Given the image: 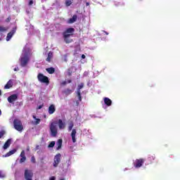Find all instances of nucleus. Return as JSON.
I'll return each instance as SVG.
<instances>
[{
    "mask_svg": "<svg viewBox=\"0 0 180 180\" xmlns=\"http://www.w3.org/2000/svg\"><path fill=\"white\" fill-rule=\"evenodd\" d=\"M74 32H75V29L72 27H69L65 30V31L63 33L64 41L68 44L70 43H72V39L70 37L74 34Z\"/></svg>",
    "mask_w": 180,
    "mask_h": 180,
    "instance_id": "f257e3e1",
    "label": "nucleus"
},
{
    "mask_svg": "<svg viewBox=\"0 0 180 180\" xmlns=\"http://www.w3.org/2000/svg\"><path fill=\"white\" fill-rule=\"evenodd\" d=\"M13 127L17 131H23V124H22V121L19 119H15L13 121Z\"/></svg>",
    "mask_w": 180,
    "mask_h": 180,
    "instance_id": "f03ea898",
    "label": "nucleus"
},
{
    "mask_svg": "<svg viewBox=\"0 0 180 180\" xmlns=\"http://www.w3.org/2000/svg\"><path fill=\"white\" fill-rule=\"evenodd\" d=\"M30 60V59L29 58V56H27V54L25 53L21 56L20 58V63L21 67H26Z\"/></svg>",
    "mask_w": 180,
    "mask_h": 180,
    "instance_id": "7ed1b4c3",
    "label": "nucleus"
},
{
    "mask_svg": "<svg viewBox=\"0 0 180 180\" xmlns=\"http://www.w3.org/2000/svg\"><path fill=\"white\" fill-rule=\"evenodd\" d=\"M38 81L39 82H42V84H46V85H49L50 84V80L47 77V76H44V75L41 73H39L37 75Z\"/></svg>",
    "mask_w": 180,
    "mask_h": 180,
    "instance_id": "20e7f679",
    "label": "nucleus"
},
{
    "mask_svg": "<svg viewBox=\"0 0 180 180\" xmlns=\"http://www.w3.org/2000/svg\"><path fill=\"white\" fill-rule=\"evenodd\" d=\"M24 178L25 180H33V171L32 169H25Z\"/></svg>",
    "mask_w": 180,
    "mask_h": 180,
    "instance_id": "39448f33",
    "label": "nucleus"
},
{
    "mask_svg": "<svg viewBox=\"0 0 180 180\" xmlns=\"http://www.w3.org/2000/svg\"><path fill=\"white\" fill-rule=\"evenodd\" d=\"M50 130H51V134L53 137H56L58 133L57 131V125L56 124V122H51L50 124Z\"/></svg>",
    "mask_w": 180,
    "mask_h": 180,
    "instance_id": "423d86ee",
    "label": "nucleus"
},
{
    "mask_svg": "<svg viewBox=\"0 0 180 180\" xmlns=\"http://www.w3.org/2000/svg\"><path fill=\"white\" fill-rule=\"evenodd\" d=\"M61 162V153H58L54 156L53 158V167L54 168H57L58 167V164Z\"/></svg>",
    "mask_w": 180,
    "mask_h": 180,
    "instance_id": "0eeeda50",
    "label": "nucleus"
},
{
    "mask_svg": "<svg viewBox=\"0 0 180 180\" xmlns=\"http://www.w3.org/2000/svg\"><path fill=\"white\" fill-rule=\"evenodd\" d=\"M146 160L143 158L136 159L135 162H133L134 167L136 168H141L143 167V164H144V162Z\"/></svg>",
    "mask_w": 180,
    "mask_h": 180,
    "instance_id": "6e6552de",
    "label": "nucleus"
},
{
    "mask_svg": "<svg viewBox=\"0 0 180 180\" xmlns=\"http://www.w3.org/2000/svg\"><path fill=\"white\" fill-rule=\"evenodd\" d=\"M16 30H18V27L15 26L13 27L11 31L7 34L6 39V41H9V40H11L12 37H13V35L15 34V33H16Z\"/></svg>",
    "mask_w": 180,
    "mask_h": 180,
    "instance_id": "1a4fd4ad",
    "label": "nucleus"
},
{
    "mask_svg": "<svg viewBox=\"0 0 180 180\" xmlns=\"http://www.w3.org/2000/svg\"><path fill=\"white\" fill-rule=\"evenodd\" d=\"M15 101H18V94H12L8 97L9 103H13Z\"/></svg>",
    "mask_w": 180,
    "mask_h": 180,
    "instance_id": "9d476101",
    "label": "nucleus"
},
{
    "mask_svg": "<svg viewBox=\"0 0 180 180\" xmlns=\"http://www.w3.org/2000/svg\"><path fill=\"white\" fill-rule=\"evenodd\" d=\"M58 124L60 130H63V129H65V122H63V120H58Z\"/></svg>",
    "mask_w": 180,
    "mask_h": 180,
    "instance_id": "9b49d317",
    "label": "nucleus"
},
{
    "mask_svg": "<svg viewBox=\"0 0 180 180\" xmlns=\"http://www.w3.org/2000/svg\"><path fill=\"white\" fill-rule=\"evenodd\" d=\"M48 112L49 115H53L54 112H56V105L54 104H51L48 109Z\"/></svg>",
    "mask_w": 180,
    "mask_h": 180,
    "instance_id": "f8f14e48",
    "label": "nucleus"
},
{
    "mask_svg": "<svg viewBox=\"0 0 180 180\" xmlns=\"http://www.w3.org/2000/svg\"><path fill=\"white\" fill-rule=\"evenodd\" d=\"M76 135H77V129H73L72 130V133H71V137H72V140L73 143H76V141H77V139H75Z\"/></svg>",
    "mask_w": 180,
    "mask_h": 180,
    "instance_id": "ddd939ff",
    "label": "nucleus"
},
{
    "mask_svg": "<svg viewBox=\"0 0 180 180\" xmlns=\"http://www.w3.org/2000/svg\"><path fill=\"white\" fill-rule=\"evenodd\" d=\"M72 92H74V89H65V90H63V94L66 95V96H68V95H71Z\"/></svg>",
    "mask_w": 180,
    "mask_h": 180,
    "instance_id": "4468645a",
    "label": "nucleus"
},
{
    "mask_svg": "<svg viewBox=\"0 0 180 180\" xmlns=\"http://www.w3.org/2000/svg\"><path fill=\"white\" fill-rule=\"evenodd\" d=\"M16 151H18L17 149H13L11 150H10L9 152H8L6 155H4L3 157H4V158L11 157V155H13V154H15V153H16Z\"/></svg>",
    "mask_w": 180,
    "mask_h": 180,
    "instance_id": "2eb2a0df",
    "label": "nucleus"
},
{
    "mask_svg": "<svg viewBox=\"0 0 180 180\" xmlns=\"http://www.w3.org/2000/svg\"><path fill=\"white\" fill-rule=\"evenodd\" d=\"M12 86H13V82H12V80L11 79L4 86V89H10V88H12Z\"/></svg>",
    "mask_w": 180,
    "mask_h": 180,
    "instance_id": "dca6fc26",
    "label": "nucleus"
},
{
    "mask_svg": "<svg viewBox=\"0 0 180 180\" xmlns=\"http://www.w3.org/2000/svg\"><path fill=\"white\" fill-rule=\"evenodd\" d=\"M11 143H12V140H11V139H8V140L5 142V143H4V146H3V148H4V150L8 149V147L11 146Z\"/></svg>",
    "mask_w": 180,
    "mask_h": 180,
    "instance_id": "f3484780",
    "label": "nucleus"
},
{
    "mask_svg": "<svg viewBox=\"0 0 180 180\" xmlns=\"http://www.w3.org/2000/svg\"><path fill=\"white\" fill-rule=\"evenodd\" d=\"M104 103L107 106H111L112 105V100H110V98H109L108 97H105L104 98Z\"/></svg>",
    "mask_w": 180,
    "mask_h": 180,
    "instance_id": "a211bd4d",
    "label": "nucleus"
},
{
    "mask_svg": "<svg viewBox=\"0 0 180 180\" xmlns=\"http://www.w3.org/2000/svg\"><path fill=\"white\" fill-rule=\"evenodd\" d=\"M77 18H78V16H77V15H74L72 18H70L68 20V22L70 24L74 23L75 22H77Z\"/></svg>",
    "mask_w": 180,
    "mask_h": 180,
    "instance_id": "6ab92c4d",
    "label": "nucleus"
},
{
    "mask_svg": "<svg viewBox=\"0 0 180 180\" xmlns=\"http://www.w3.org/2000/svg\"><path fill=\"white\" fill-rule=\"evenodd\" d=\"M154 160H155V155H149L148 158L149 164H153V161H154Z\"/></svg>",
    "mask_w": 180,
    "mask_h": 180,
    "instance_id": "aec40b11",
    "label": "nucleus"
},
{
    "mask_svg": "<svg viewBox=\"0 0 180 180\" xmlns=\"http://www.w3.org/2000/svg\"><path fill=\"white\" fill-rule=\"evenodd\" d=\"M57 148L56 150H60L61 147L63 146V139H58L57 142Z\"/></svg>",
    "mask_w": 180,
    "mask_h": 180,
    "instance_id": "412c9836",
    "label": "nucleus"
},
{
    "mask_svg": "<svg viewBox=\"0 0 180 180\" xmlns=\"http://www.w3.org/2000/svg\"><path fill=\"white\" fill-rule=\"evenodd\" d=\"M51 58H53V52L50 51L48 53V57L46 58V61H48V63H50L51 61Z\"/></svg>",
    "mask_w": 180,
    "mask_h": 180,
    "instance_id": "4be33fe9",
    "label": "nucleus"
},
{
    "mask_svg": "<svg viewBox=\"0 0 180 180\" xmlns=\"http://www.w3.org/2000/svg\"><path fill=\"white\" fill-rule=\"evenodd\" d=\"M46 70L49 74H54L56 72V69L54 68H46Z\"/></svg>",
    "mask_w": 180,
    "mask_h": 180,
    "instance_id": "5701e85b",
    "label": "nucleus"
},
{
    "mask_svg": "<svg viewBox=\"0 0 180 180\" xmlns=\"http://www.w3.org/2000/svg\"><path fill=\"white\" fill-rule=\"evenodd\" d=\"M8 30V27L0 25V33H4Z\"/></svg>",
    "mask_w": 180,
    "mask_h": 180,
    "instance_id": "b1692460",
    "label": "nucleus"
},
{
    "mask_svg": "<svg viewBox=\"0 0 180 180\" xmlns=\"http://www.w3.org/2000/svg\"><path fill=\"white\" fill-rule=\"evenodd\" d=\"M84 88V83H80L77 86V92H81V89Z\"/></svg>",
    "mask_w": 180,
    "mask_h": 180,
    "instance_id": "393cba45",
    "label": "nucleus"
},
{
    "mask_svg": "<svg viewBox=\"0 0 180 180\" xmlns=\"http://www.w3.org/2000/svg\"><path fill=\"white\" fill-rule=\"evenodd\" d=\"M77 98H78L79 102H81L82 101V96H81V91H77Z\"/></svg>",
    "mask_w": 180,
    "mask_h": 180,
    "instance_id": "a878e982",
    "label": "nucleus"
},
{
    "mask_svg": "<svg viewBox=\"0 0 180 180\" xmlns=\"http://www.w3.org/2000/svg\"><path fill=\"white\" fill-rule=\"evenodd\" d=\"M33 119H34L35 121V124H40V119L36 118L35 115L32 116Z\"/></svg>",
    "mask_w": 180,
    "mask_h": 180,
    "instance_id": "bb28decb",
    "label": "nucleus"
},
{
    "mask_svg": "<svg viewBox=\"0 0 180 180\" xmlns=\"http://www.w3.org/2000/svg\"><path fill=\"white\" fill-rule=\"evenodd\" d=\"M54 146H56V142L55 141H51L49 146L48 148H53V147H54Z\"/></svg>",
    "mask_w": 180,
    "mask_h": 180,
    "instance_id": "cd10ccee",
    "label": "nucleus"
},
{
    "mask_svg": "<svg viewBox=\"0 0 180 180\" xmlns=\"http://www.w3.org/2000/svg\"><path fill=\"white\" fill-rule=\"evenodd\" d=\"M72 4V1L71 0H66L65 1V5L66 6H71V4Z\"/></svg>",
    "mask_w": 180,
    "mask_h": 180,
    "instance_id": "c85d7f7f",
    "label": "nucleus"
},
{
    "mask_svg": "<svg viewBox=\"0 0 180 180\" xmlns=\"http://www.w3.org/2000/svg\"><path fill=\"white\" fill-rule=\"evenodd\" d=\"M72 127H74V123L71 122L68 127V131H71V130H72Z\"/></svg>",
    "mask_w": 180,
    "mask_h": 180,
    "instance_id": "c756f323",
    "label": "nucleus"
},
{
    "mask_svg": "<svg viewBox=\"0 0 180 180\" xmlns=\"http://www.w3.org/2000/svg\"><path fill=\"white\" fill-rule=\"evenodd\" d=\"M6 134V132L4 130L0 131V139H2L3 136H5V134Z\"/></svg>",
    "mask_w": 180,
    "mask_h": 180,
    "instance_id": "7c9ffc66",
    "label": "nucleus"
},
{
    "mask_svg": "<svg viewBox=\"0 0 180 180\" xmlns=\"http://www.w3.org/2000/svg\"><path fill=\"white\" fill-rule=\"evenodd\" d=\"M25 161H26V157L21 158L20 159V164H23V162H25Z\"/></svg>",
    "mask_w": 180,
    "mask_h": 180,
    "instance_id": "2f4dec72",
    "label": "nucleus"
},
{
    "mask_svg": "<svg viewBox=\"0 0 180 180\" xmlns=\"http://www.w3.org/2000/svg\"><path fill=\"white\" fill-rule=\"evenodd\" d=\"M31 162L36 164V158H34V156L31 157Z\"/></svg>",
    "mask_w": 180,
    "mask_h": 180,
    "instance_id": "473e14b6",
    "label": "nucleus"
},
{
    "mask_svg": "<svg viewBox=\"0 0 180 180\" xmlns=\"http://www.w3.org/2000/svg\"><path fill=\"white\" fill-rule=\"evenodd\" d=\"M11 15H9L6 19V23H9V22H11Z\"/></svg>",
    "mask_w": 180,
    "mask_h": 180,
    "instance_id": "72a5a7b5",
    "label": "nucleus"
},
{
    "mask_svg": "<svg viewBox=\"0 0 180 180\" xmlns=\"http://www.w3.org/2000/svg\"><path fill=\"white\" fill-rule=\"evenodd\" d=\"M20 157H21V158H22L23 157H26V155H25V150L21 151Z\"/></svg>",
    "mask_w": 180,
    "mask_h": 180,
    "instance_id": "f704fd0d",
    "label": "nucleus"
},
{
    "mask_svg": "<svg viewBox=\"0 0 180 180\" xmlns=\"http://www.w3.org/2000/svg\"><path fill=\"white\" fill-rule=\"evenodd\" d=\"M72 74V72H71V69H68V76L71 77Z\"/></svg>",
    "mask_w": 180,
    "mask_h": 180,
    "instance_id": "c9c22d12",
    "label": "nucleus"
},
{
    "mask_svg": "<svg viewBox=\"0 0 180 180\" xmlns=\"http://www.w3.org/2000/svg\"><path fill=\"white\" fill-rule=\"evenodd\" d=\"M60 85H61L62 86H64L67 85V81H63V82H62L60 83Z\"/></svg>",
    "mask_w": 180,
    "mask_h": 180,
    "instance_id": "e433bc0d",
    "label": "nucleus"
},
{
    "mask_svg": "<svg viewBox=\"0 0 180 180\" xmlns=\"http://www.w3.org/2000/svg\"><path fill=\"white\" fill-rule=\"evenodd\" d=\"M0 178H5V174H2V172H0Z\"/></svg>",
    "mask_w": 180,
    "mask_h": 180,
    "instance_id": "4c0bfd02",
    "label": "nucleus"
},
{
    "mask_svg": "<svg viewBox=\"0 0 180 180\" xmlns=\"http://www.w3.org/2000/svg\"><path fill=\"white\" fill-rule=\"evenodd\" d=\"M28 5L29 6H32V5H33V0H30Z\"/></svg>",
    "mask_w": 180,
    "mask_h": 180,
    "instance_id": "58836bf2",
    "label": "nucleus"
},
{
    "mask_svg": "<svg viewBox=\"0 0 180 180\" xmlns=\"http://www.w3.org/2000/svg\"><path fill=\"white\" fill-rule=\"evenodd\" d=\"M43 106H44V105L43 104H41L40 105H39L38 107H37V109L39 110V109H41V108H43Z\"/></svg>",
    "mask_w": 180,
    "mask_h": 180,
    "instance_id": "ea45409f",
    "label": "nucleus"
},
{
    "mask_svg": "<svg viewBox=\"0 0 180 180\" xmlns=\"http://www.w3.org/2000/svg\"><path fill=\"white\" fill-rule=\"evenodd\" d=\"M49 180H56V176L50 177Z\"/></svg>",
    "mask_w": 180,
    "mask_h": 180,
    "instance_id": "a19ab883",
    "label": "nucleus"
},
{
    "mask_svg": "<svg viewBox=\"0 0 180 180\" xmlns=\"http://www.w3.org/2000/svg\"><path fill=\"white\" fill-rule=\"evenodd\" d=\"M71 82H72V80H71V79H68L67 81V84H71Z\"/></svg>",
    "mask_w": 180,
    "mask_h": 180,
    "instance_id": "79ce46f5",
    "label": "nucleus"
},
{
    "mask_svg": "<svg viewBox=\"0 0 180 180\" xmlns=\"http://www.w3.org/2000/svg\"><path fill=\"white\" fill-rule=\"evenodd\" d=\"M26 150H27V151H30V146H27V148H26Z\"/></svg>",
    "mask_w": 180,
    "mask_h": 180,
    "instance_id": "37998d69",
    "label": "nucleus"
},
{
    "mask_svg": "<svg viewBox=\"0 0 180 180\" xmlns=\"http://www.w3.org/2000/svg\"><path fill=\"white\" fill-rule=\"evenodd\" d=\"M14 71H19V68H15Z\"/></svg>",
    "mask_w": 180,
    "mask_h": 180,
    "instance_id": "c03bdc74",
    "label": "nucleus"
},
{
    "mask_svg": "<svg viewBox=\"0 0 180 180\" xmlns=\"http://www.w3.org/2000/svg\"><path fill=\"white\" fill-rule=\"evenodd\" d=\"M85 58H86L85 55H84V54H82V58L85 59Z\"/></svg>",
    "mask_w": 180,
    "mask_h": 180,
    "instance_id": "a18cd8bd",
    "label": "nucleus"
},
{
    "mask_svg": "<svg viewBox=\"0 0 180 180\" xmlns=\"http://www.w3.org/2000/svg\"><path fill=\"white\" fill-rule=\"evenodd\" d=\"M89 6V3H86V6Z\"/></svg>",
    "mask_w": 180,
    "mask_h": 180,
    "instance_id": "49530a36",
    "label": "nucleus"
},
{
    "mask_svg": "<svg viewBox=\"0 0 180 180\" xmlns=\"http://www.w3.org/2000/svg\"><path fill=\"white\" fill-rule=\"evenodd\" d=\"M39 146H36V150H39Z\"/></svg>",
    "mask_w": 180,
    "mask_h": 180,
    "instance_id": "de8ad7c7",
    "label": "nucleus"
},
{
    "mask_svg": "<svg viewBox=\"0 0 180 180\" xmlns=\"http://www.w3.org/2000/svg\"><path fill=\"white\" fill-rule=\"evenodd\" d=\"M2 95V91L0 90V96Z\"/></svg>",
    "mask_w": 180,
    "mask_h": 180,
    "instance_id": "09e8293b",
    "label": "nucleus"
},
{
    "mask_svg": "<svg viewBox=\"0 0 180 180\" xmlns=\"http://www.w3.org/2000/svg\"><path fill=\"white\" fill-rule=\"evenodd\" d=\"M2 115V111L0 110V116Z\"/></svg>",
    "mask_w": 180,
    "mask_h": 180,
    "instance_id": "8fccbe9b",
    "label": "nucleus"
},
{
    "mask_svg": "<svg viewBox=\"0 0 180 180\" xmlns=\"http://www.w3.org/2000/svg\"><path fill=\"white\" fill-rule=\"evenodd\" d=\"M1 40V39L0 38V41Z\"/></svg>",
    "mask_w": 180,
    "mask_h": 180,
    "instance_id": "3c124183",
    "label": "nucleus"
}]
</instances>
